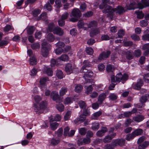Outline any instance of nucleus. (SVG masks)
Returning <instances> with one entry per match:
<instances>
[{
    "mask_svg": "<svg viewBox=\"0 0 149 149\" xmlns=\"http://www.w3.org/2000/svg\"><path fill=\"white\" fill-rule=\"evenodd\" d=\"M100 127L99 124L98 123L94 122L92 123L91 128L93 130H98Z\"/></svg>",
    "mask_w": 149,
    "mask_h": 149,
    "instance_id": "obj_38",
    "label": "nucleus"
},
{
    "mask_svg": "<svg viewBox=\"0 0 149 149\" xmlns=\"http://www.w3.org/2000/svg\"><path fill=\"white\" fill-rule=\"evenodd\" d=\"M56 76L58 79H61L63 77V74L61 71L58 70L57 71Z\"/></svg>",
    "mask_w": 149,
    "mask_h": 149,
    "instance_id": "obj_47",
    "label": "nucleus"
},
{
    "mask_svg": "<svg viewBox=\"0 0 149 149\" xmlns=\"http://www.w3.org/2000/svg\"><path fill=\"white\" fill-rule=\"evenodd\" d=\"M47 105L46 102L45 101H43L38 106L36 104L34 105V110L36 113L39 114L42 112L40 110L45 109L47 107Z\"/></svg>",
    "mask_w": 149,
    "mask_h": 149,
    "instance_id": "obj_3",
    "label": "nucleus"
},
{
    "mask_svg": "<svg viewBox=\"0 0 149 149\" xmlns=\"http://www.w3.org/2000/svg\"><path fill=\"white\" fill-rule=\"evenodd\" d=\"M48 49H44V48L41 49V52L42 55L44 57H47L49 54Z\"/></svg>",
    "mask_w": 149,
    "mask_h": 149,
    "instance_id": "obj_49",
    "label": "nucleus"
},
{
    "mask_svg": "<svg viewBox=\"0 0 149 149\" xmlns=\"http://www.w3.org/2000/svg\"><path fill=\"white\" fill-rule=\"evenodd\" d=\"M55 45L57 47L62 48L65 45L63 42L59 41Z\"/></svg>",
    "mask_w": 149,
    "mask_h": 149,
    "instance_id": "obj_54",
    "label": "nucleus"
},
{
    "mask_svg": "<svg viewBox=\"0 0 149 149\" xmlns=\"http://www.w3.org/2000/svg\"><path fill=\"white\" fill-rule=\"evenodd\" d=\"M47 39L48 41L52 42L54 40L55 38L53 35L52 33H49L47 36Z\"/></svg>",
    "mask_w": 149,
    "mask_h": 149,
    "instance_id": "obj_31",
    "label": "nucleus"
},
{
    "mask_svg": "<svg viewBox=\"0 0 149 149\" xmlns=\"http://www.w3.org/2000/svg\"><path fill=\"white\" fill-rule=\"evenodd\" d=\"M67 91V89L65 87H62L59 91V94L61 96H62L65 94Z\"/></svg>",
    "mask_w": 149,
    "mask_h": 149,
    "instance_id": "obj_37",
    "label": "nucleus"
},
{
    "mask_svg": "<svg viewBox=\"0 0 149 149\" xmlns=\"http://www.w3.org/2000/svg\"><path fill=\"white\" fill-rule=\"evenodd\" d=\"M86 53L88 55H92L93 53V50L91 47H88L86 48Z\"/></svg>",
    "mask_w": 149,
    "mask_h": 149,
    "instance_id": "obj_42",
    "label": "nucleus"
},
{
    "mask_svg": "<svg viewBox=\"0 0 149 149\" xmlns=\"http://www.w3.org/2000/svg\"><path fill=\"white\" fill-rule=\"evenodd\" d=\"M125 140L123 139H116L113 141V145L115 146H123L125 143Z\"/></svg>",
    "mask_w": 149,
    "mask_h": 149,
    "instance_id": "obj_11",
    "label": "nucleus"
},
{
    "mask_svg": "<svg viewBox=\"0 0 149 149\" xmlns=\"http://www.w3.org/2000/svg\"><path fill=\"white\" fill-rule=\"evenodd\" d=\"M71 114V111H68L64 116V120H68L70 118Z\"/></svg>",
    "mask_w": 149,
    "mask_h": 149,
    "instance_id": "obj_44",
    "label": "nucleus"
},
{
    "mask_svg": "<svg viewBox=\"0 0 149 149\" xmlns=\"http://www.w3.org/2000/svg\"><path fill=\"white\" fill-rule=\"evenodd\" d=\"M61 1V0H56L55 1V6L57 8H60L62 6Z\"/></svg>",
    "mask_w": 149,
    "mask_h": 149,
    "instance_id": "obj_53",
    "label": "nucleus"
},
{
    "mask_svg": "<svg viewBox=\"0 0 149 149\" xmlns=\"http://www.w3.org/2000/svg\"><path fill=\"white\" fill-rule=\"evenodd\" d=\"M31 48L33 49H39L40 47V45L38 43H34L31 45Z\"/></svg>",
    "mask_w": 149,
    "mask_h": 149,
    "instance_id": "obj_43",
    "label": "nucleus"
},
{
    "mask_svg": "<svg viewBox=\"0 0 149 149\" xmlns=\"http://www.w3.org/2000/svg\"><path fill=\"white\" fill-rule=\"evenodd\" d=\"M149 144V142L147 141H146L144 142L142 144H140L139 145V147H142V148H146L148 146Z\"/></svg>",
    "mask_w": 149,
    "mask_h": 149,
    "instance_id": "obj_58",
    "label": "nucleus"
},
{
    "mask_svg": "<svg viewBox=\"0 0 149 149\" xmlns=\"http://www.w3.org/2000/svg\"><path fill=\"white\" fill-rule=\"evenodd\" d=\"M132 133H133L135 137H136L141 135L143 133V130L141 129H137L132 132Z\"/></svg>",
    "mask_w": 149,
    "mask_h": 149,
    "instance_id": "obj_26",
    "label": "nucleus"
},
{
    "mask_svg": "<svg viewBox=\"0 0 149 149\" xmlns=\"http://www.w3.org/2000/svg\"><path fill=\"white\" fill-rule=\"evenodd\" d=\"M40 19L44 20H46L47 18V14L46 13L41 14L40 16Z\"/></svg>",
    "mask_w": 149,
    "mask_h": 149,
    "instance_id": "obj_57",
    "label": "nucleus"
},
{
    "mask_svg": "<svg viewBox=\"0 0 149 149\" xmlns=\"http://www.w3.org/2000/svg\"><path fill=\"white\" fill-rule=\"evenodd\" d=\"M52 5L48 2L44 5V8L46 9L48 11H51L52 9Z\"/></svg>",
    "mask_w": 149,
    "mask_h": 149,
    "instance_id": "obj_35",
    "label": "nucleus"
},
{
    "mask_svg": "<svg viewBox=\"0 0 149 149\" xmlns=\"http://www.w3.org/2000/svg\"><path fill=\"white\" fill-rule=\"evenodd\" d=\"M80 107L82 109H85L86 107V104L85 102L82 100H80L78 102Z\"/></svg>",
    "mask_w": 149,
    "mask_h": 149,
    "instance_id": "obj_32",
    "label": "nucleus"
},
{
    "mask_svg": "<svg viewBox=\"0 0 149 149\" xmlns=\"http://www.w3.org/2000/svg\"><path fill=\"white\" fill-rule=\"evenodd\" d=\"M60 141V140L59 139L57 138H53L51 139V143L52 145L55 146L57 145Z\"/></svg>",
    "mask_w": 149,
    "mask_h": 149,
    "instance_id": "obj_34",
    "label": "nucleus"
},
{
    "mask_svg": "<svg viewBox=\"0 0 149 149\" xmlns=\"http://www.w3.org/2000/svg\"><path fill=\"white\" fill-rule=\"evenodd\" d=\"M56 107L57 109L60 112H62L64 110V105L62 104H59L56 105Z\"/></svg>",
    "mask_w": 149,
    "mask_h": 149,
    "instance_id": "obj_45",
    "label": "nucleus"
},
{
    "mask_svg": "<svg viewBox=\"0 0 149 149\" xmlns=\"http://www.w3.org/2000/svg\"><path fill=\"white\" fill-rule=\"evenodd\" d=\"M106 98V95L105 93H103L100 94L98 98V102L100 104H102L103 101Z\"/></svg>",
    "mask_w": 149,
    "mask_h": 149,
    "instance_id": "obj_22",
    "label": "nucleus"
},
{
    "mask_svg": "<svg viewBox=\"0 0 149 149\" xmlns=\"http://www.w3.org/2000/svg\"><path fill=\"white\" fill-rule=\"evenodd\" d=\"M143 84V82L142 79H139L137 83L134 85H132L133 88L137 90H139L141 88V86Z\"/></svg>",
    "mask_w": 149,
    "mask_h": 149,
    "instance_id": "obj_16",
    "label": "nucleus"
},
{
    "mask_svg": "<svg viewBox=\"0 0 149 149\" xmlns=\"http://www.w3.org/2000/svg\"><path fill=\"white\" fill-rule=\"evenodd\" d=\"M109 98L110 100L114 101L117 99V97L116 94L114 93H112L110 94Z\"/></svg>",
    "mask_w": 149,
    "mask_h": 149,
    "instance_id": "obj_50",
    "label": "nucleus"
},
{
    "mask_svg": "<svg viewBox=\"0 0 149 149\" xmlns=\"http://www.w3.org/2000/svg\"><path fill=\"white\" fill-rule=\"evenodd\" d=\"M81 72L85 73L83 76L85 81L84 84H87L88 83V84H89L91 83L92 85H94V81L90 79V78H91L93 75V73L92 72L89 70H82Z\"/></svg>",
    "mask_w": 149,
    "mask_h": 149,
    "instance_id": "obj_1",
    "label": "nucleus"
},
{
    "mask_svg": "<svg viewBox=\"0 0 149 149\" xmlns=\"http://www.w3.org/2000/svg\"><path fill=\"white\" fill-rule=\"evenodd\" d=\"M100 33V31L98 28H96L91 31L90 33V36L91 37H93L94 36Z\"/></svg>",
    "mask_w": 149,
    "mask_h": 149,
    "instance_id": "obj_24",
    "label": "nucleus"
},
{
    "mask_svg": "<svg viewBox=\"0 0 149 149\" xmlns=\"http://www.w3.org/2000/svg\"><path fill=\"white\" fill-rule=\"evenodd\" d=\"M5 40H3L0 41V47L7 45L9 42V40L8 37L5 38Z\"/></svg>",
    "mask_w": 149,
    "mask_h": 149,
    "instance_id": "obj_29",
    "label": "nucleus"
},
{
    "mask_svg": "<svg viewBox=\"0 0 149 149\" xmlns=\"http://www.w3.org/2000/svg\"><path fill=\"white\" fill-rule=\"evenodd\" d=\"M53 33L54 34H57L61 36L63 35L64 31L61 28L57 26L55 28Z\"/></svg>",
    "mask_w": 149,
    "mask_h": 149,
    "instance_id": "obj_15",
    "label": "nucleus"
},
{
    "mask_svg": "<svg viewBox=\"0 0 149 149\" xmlns=\"http://www.w3.org/2000/svg\"><path fill=\"white\" fill-rule=\"evenodd\" d=\"M149 6V0H142V3H139L138 4V8L142 9L145 7Z\"/></svg>",
    "mask_w": 149,
    "mask_h": 149,
    "instance_id": "obj_10",
    "label": "nucleus"
},
{
    "mask_svg": "<svg viewBox=\"0 0 149 149\" xmlns=\"http://www.w3.org/2000/svg\"><path fill=\"white\" fill-rule=\"evenodd\" d=\"M83 63L84 65L83 66L81 71L82 70H88L87 69L88 67H91L92 66L88 60H85Z\"/></svg>",
    "mask_w": 149,
    "mask_h": 149,
    "instance_id": "obj_17",
    "label": "nucleus"
},
{
    "mask_svg": "<svg viewBox=\"0 0 149 149\" xmlns=\"http://www.w3.org/2000/svg\"><path fill=\"white\" fill-rule=\"evenodd\" d=\"M132 38L135 41H139L140 38L138 36L135 34H133L131 36Z\"/></svg>",
    "mask_w": 149,
    "mask_h": 149,
    "instance_id": "obj_63",
    "label": "nucleus"
},
{
    "mask_svg": "<svg viewBox=\"0 0 149 149\" xmlns=\"http://www.w3.org/2000/svg\"><path fill=\"white\" fill-rule=\"evenodd\" d=\"M44 72L49 76H52L53 74V72L52 69L49 68L45 67L44 68Z\"/></svg>",
    "mask_w": 149,
    "mask_h": 149,
    "instance_id": "obj_23",
    "label": "nucleus"
},
{
    "mask_svg": "<svg viewBox=\"0 0 149 149\" xmlns=\"http://www.w3.org/2000/svg\"><path fill=\"white\" fill-rule=\"evenodd\" d=\"M78 130L79 133L82 135H84L86 133V129L85 128H79Z\"/></svg>",
    "mask_w": 149,
    "mask_h": 149,
    "instance_id": "obj_46",
    "label": "nucleus"
},
{
    "mask_svg": "<svg viewBox=\"0 0 149 149\" xmlns=\"http://www.w3.org/2000/svg\"><path fill=\"white\" fill-rule=\"evenodd\" d=\"M35 30V28L33 26H31L28 27L27 28V34L29 35L32 34Z\"/></svg>",
    "mask_w": 149,
    "mask_h": 149,
    "instance_id": "obj_27",
    "label": "nucleus"
},
{
    "mask_svg": "<svg viewBox=\"0 0 149 149\" xmlns=\"http://www.w3.org/2000/svg\"><path fill=\"white\" fill-rule=\"evenodd\" d=\"M56 27H55L54 23H51L48 26L47 31L50 32H52L53 33L54 29Z\"/></svg>",
    "mask_w": 149,
    "mask_h": 149,
    "instance_id": "obj_39",
    "label": "nucleus"
},
{
    "mask_svg": "<svg viewBox=\"0 0 149 149\" xmlns=\"http://www.w3.org/2000/svg\"><path fill=\"white\" fill-rule=\"evenodd\" d=\"M75 69L74 66L72 65L70 63H68L65 67V71L68 74H70L73 72Z\"/></svg>",
    "mask_w": 149,
    "mask_h": 149,
    "instance_id": "obj_8",
    "label": "nucleus"
},
{
    "mask_svg": "<svg viewBox=\"0 0 149 149\" xmlns=\"http://www.w3.org/2000/svg\"><path fill=\"white\" fill-rule=\"evenodd\" d=\"M135 13L137 15V17L139 19H141L144 16V14L142 13L141 11L139 12L137 11H135Z\"/></svg>",
    "mask_w": 149,
    "mask_h": 149,
    "instance_id": "obj_52",
    "label": "nucleus"
},
{
    "mask_svg": "<svg viewBox=\"0 0 149 149\" xmlns=\"http://www.w3.org/2000/svg\"><path fill=\"white\" fill-rule=\"evenodd\" d=\"M143 79L147 83L149 82V73L145 74L143 76Z\"/></svg>",
    "mask_w": 149,
    "mask_h": 149,
    "instance_id": "obj_64",
    "label": "nucleus"
},
{
    "mask_svg": "<svg viewBox=\"0 0 149 149\" xmlns=\"http://www.w3.org/2000/svg\"><path fill=\"white\" fill-rule=\"evenodd\" d=\"M81 14L80 11L79 9L77 8H74L72 11L71 17H72L70 19V20L73 22H75L77 21L78 19L81 16Z\"/></svg>",
    "mask_w": 149,
    "mask_h": 149,
    "instance_id": "obj_2",
    "label": "nucleus"
},
{
    "mask_svg": "<svg viewBox=\"0 0 149 149\" xmlns=\"http://www.w3.org/2000/svg\"><path fill=\"white\" fill-rule=\"evenodd\" d=\"M141 54V50L139 49L135 50L134 52V55L136 57L140 56Z\"/></svg>",
    "mask_w": 149,
    "mask_h": 149,
    "instance_id": "obj_59",
    "label": "nucleus"
},
{
    "mask_svg": "<svg viewBox=\"0 0 149 149\" xmlns=\"http://www.w3.org/2000/svg\"><path fill=\"white\" fill-rule=\"evenodd\" d=\"M109 0H102V3H101L99 6L100 8L103 9L105 6V4L107 3L110 4V3L109 2Z\"/></svg>",
    "mask_w": 149,
    "mask_h": 149,
    "instance_id": "obj_48",
    "label": "nucleus"
},
{
    "mask_svg": "<svg viewBox=\"0 0 149 149\" xmlns=\"http://www.w3.org/2000/svg\"><path fill=\"white\" fill-rule=\"evenodd\" d=\"M73 99L71 97H67L64 100V104H68L72 102Z\"/></svg>",
    "mask_w": 149,
    "mask_h": 149,
    "instance_id": "obj_40",
    "label": "nucleus"
},
{
    "mask_svg": "<svg viewBox=\"0 0 149 149\" xmlns=\"http://www.w3.org/2000/svg\"><path fill=\"white\" fill-rule=\"evenodd\" d=\"M63 50L62 48H58L55 50V53L57 55H60L63 52Z\"/></svg>",
    "mask_w": 149,
    "mask_h": 149,
    "instance_id": "obj_62",
    "label": "nucleus"
},
{
    "mask_svg": "<svg viewBox=\"0 0 149 149\" xmlns=\"http://www.w3.org/2000/svg\"><path fill=\"white\" fill-rule=\"evenodd\" d=\"M112 139L110 135H107L105 136L103 139V141L105 143L110 142Z\"/></svg>",
    "mask_w": 149,
    "mask_h": 149,
    "instance_id": "obj_61",
    "label": "nucleus"
},
{
    "mask_svg": "<svg viewBox=\"0 0 149 149\" xmlns=\"http://www.w3.org/2000/svg\"><path fill=\"white\" fill-rule=\"evenodd\" d=\"M144 119V116L142 115H139L133 117V120L135 122H139Z\"/></svg>",
    "mask_w": 149,
    "mask_h": 149,
    "instance_id": "obj_19",
    "label": "nucleus"
},
{
    "mask_svg": "<svg viewBox=\"0 0 149 149\" xmlns=\"http://www.w3.org/2000/svg\"><path fill=\"white\" fill-rule=\"evenodd\" d=\"M86 24V23H84L83 21L82 20H80L77 23V26L79 28H82L85 30L84 25Z\"/></svg>",
    "mask_w": 149,
    "mask_h": 149,
    "instance_id": "obj_30",
    "label": "nucleus"
},
{
    "mask_svg": "<svg viewBox=\"0 0 149 149\" xmlns=\"http://www.w3.org/2000/svg\"><path fill=\"white\" fill-rule=\"evenodd\" d=\"M106 4L103 8H104V9L103 10V12L104 13H109V16H110L112 15L113 13L114 12L115 10H114V8H113L110 6H105Z\"/></svg>",
    "mask_w": 149,
    "mask_h": 149,
    "instance_id": "obj_6",
    "label": "nucleus"
},
{
    "mask_svg": "<svg viewBox=\"0 0 149 149\" xmlns=\"http://www.w3.org/2000/svg\"><path fill=\"white\" fill-rule=\"evenodd\" d=\"M12 26L10 25H7L4 28L3 30L5 32H8L12 30L13 29Z\"/></svg>",
    "mask_w": 149,
    "mask_h": 149,
    "instance_id": "obj_60",
    "label": "nucleus"
},
{
    "mask_svg": "<svg viewBox=\"0 0 149 149\" xmlns=\"http://www.w3.org/2000/svg\"><path fill=\"white\" fill-rule=\"evenodd\" d=\"M135 137L133 133L132 132L131 134H128L126 135V139L127 140L129 141L133 139Z\"/></svg>",
    "mask_w": 149,
    "mask_h": 149,
    "instance_id": "obj_51",
    "label": "nucleus"
},
{
    "mask_svg": "<svg viewBox=\"0 0 149 149\" xmlns=\"http://www.w3.org/2000/svg\"><path fill=\"white\" fill-rule=\"evenodd\" d=\"M111 54V52L109 51H107V52H103L98 57V59L100 60L104 59L109 57Z\"/></svg>",
    "mask_w": 149,
    "mask_h": 149,
    "instance_id": "obj_12",
    "label": "nucleus"
},
{
    "mask_svg": "<svg viewBox=\"0 0 149 149\" xmlns=\"http://www.w3.org/2000/svg\"><path fill=\"white\" fill-rule=\"evenodd\" d=\"M68 56L66 54H63L58 58L59 59L64 61H68Z\"/></svg>",
    "mask_w": 149,
    "mask_h": 149,
    "instance_id": "obj_41",
    "label": "nucleus"
},
{
    "mask_svg": "<svg viewBox=\"0 0 149 149\" xmlns=\"http://www.w3.org/2000/svg\"><path fill=\"white\" fill-rule=\"evenodd\" d=\"M51 46L49 44L47 43L45 41H43L41 45V49L49 50Z\"/></svg>",
    "mask_w": 149,
    "mask_h": 149,
    "instance_id": "obj_20",
    "label": "nucleus"
},
{
    "mask_svg": "<svg viewBox=\"0 0 149 149\" xmlns=\"http://www.w3.org/2000/svg\"><path fill=\"white\" fill-rule=\"evenodd\" d=\"M114 70V68L111 65L109 64L107 66V70L108 72H111L113 71Z\"/></svg>",
    "mask_w": 149,
    "mask_h": 149,
    "instance_id": "obj_55",
    "label": "nucleus"
},
{
    "mask_svg": "<svg viewBox=\"0 0 149 149\" xmlns=\"http://www.w3.org/2000/svg\"><path fill=\"white\" fill-rule=\"evenodd\" d=\"M83 89V86L80 84L75 85L74 87V91L77 93H79L81 92Z\"/></svg>",
    "mask_w": 149,
    "mask_h": 149,
    "instance_id": "obj_21",
    "label": "nucleus"
},
{
    "mask_svg": "<svg viewBox=\"0 0 149 149\" xmlns=\"http://www.w3.org/2000/svg\"><path fill=\"white\" fill-rule=\"evenodd\" d=\"M49 79L48 77H42L40 79L39 83L40 86V88L42 90H43V88H46V83L47 81H49Z\"/></svg>",
    "mask_w": 149,
    "mask_h": 149,
    "instance_id": "obj_5",
    "label": "nucleus"
},
{
    "mask_svg": "<svg viewBox=\"0 0 149 149\" xmlns=\"http://www.w3.org/2000/svg\"><path fill=\"white\" fill-rule=\"evenodd\" d=\"M51 97L53 100L56 102H60L61 101L58 93L56 91H52L51 93Z\"/></svg>",
    "mask_w": 149,
    "mask_h": 149,
    "instance_id": "obj_7",
    "label": "nucleus"
},
{
    "mask_svg": "<svg viewBox=\"0 0 149 149\" xmlns=\"http://www.w3.org/2000/svg\"><path fill=\"white\" fill-rule=\"evenodd\" d=\"M29 63L30 65H33L36 64L37 63V59L35 56H31L29 59Z\"/></svg>",
    "mask_w": 149,
    "mask_h": 149,
    "instance_id": "obj_25",
    "label": "nucleus"
},
{
    "mask_svg": "<svg viewBox=\"0 0 149 149\" xmlns=\"http://www.w3.org/2000/svg\"><path fill=\"white\" fill-rule=\"evenodd\" d=\"M102 113L101 111H99L94 113L92 116L91 118L92 119L96 120L97 118L100 116Z\"/></svg>",
    "mask_w": 149,
    "mask_h": 149,
    "instance_id": "obj_28",
    "label": "nucleus"
},
{
    "mask_svg": "<svg viewBox=\"0 0 149 149\" xmlns=\"http://www.w3.org/2000/svg\"><path fill=\"white\" fill-rule=\"evenodd\" d=\"M140 23L141 26L142 27L146 26L148 24L147 21L145 19L141 20L140 22Z\"/></svg>",
    "mask_w": 149,
    "mask_h": 149,
    "instance_id": "obj_56",
    "label": "nucleus"
},
{
    "mask_svg": "<svg viewBox=\"0 0 149 149\" xmlns=\"http://www.w3.org/2000/svg\"><path fill=\"white\" fill-rule=\"evenodd\" d=\"M128 77V75L126 74L122 75L121 73H118L116 76V81L118 82H120L121 81H122V82L125 81L127 79Z\"/></svg>",
    "mask_w": 149,
    "mask_h": 149,
    "instance_id": "obj_4",
    "label": "nucleus"
},
{
    "mask_svg": "<svg viewBox=\"0 0 149 149\" xmlns=\"http://www.w3.org/2000/svg\"><path fill=\"white\" fill-rule=\"evenodd\" d=\"M97 23L96 21H92L89 23H86V24L84 25L85 30H87L89 28H93L97 26Z\"/></svg>",
    "mask_w": 149,
    "mask_h": 149,
    "instance_id": "obj_9",
    "label": "nucleus"
},
{
    "mask_svg": "<svg viewBox=\"0 0 149 149\" xmlns=\"http://www.w3.org/2000/svg\"><path fill=\"white\" fill-rule=\"evenodd\" d=\"M84 84L85 86L84 87L86 88V90L85 91V93L88 94L91 93L93 90V88L92 86L93 85L91 84V83L89 84H88V83Z\"/></svg>",
    "mask_w": 149,
    "mask_h": 149,
    "instance_id": "obj_14",
    "label": "nucleus"
},
{
    "mask_svg": "<svg viewBox=\"0 0 149 149\" xmlns=\"http://www.w3.org/2000/svg\"><path fill=\"white\" fill-rule=\"evenodd\" d=\"M108 131L107 128L105 127H103L101 129L97 131L96 133L97 136L102 137L104 135V134Z\"/></svg>",
    "mask_w": 149,
    "mask_h": 149,
    "instance_id": "obj_13",
    "label": "nucleus"
},
{
    "mask_svg": "<svg viewBox=\"0 0 149 149\" xmlns=\"http://www.w3.org/2000/svg\"><path fill=\"white\" fill-rule=\"evenodd\" d=\"M115 10L114 12H116V14L118 13L119 14H121L125 12V10L123 7L118 6L116 8L114 9Z\"/></svg>",
    "mask_w": 149,
    "mask_h": 149,
    "instance_id": "obj_18",
    "label": "nucleus"
},
{
    "mask_svg": "<svg viewBox=\"0 0 149 149\" xmlns=\"http://www.w3.org/2000/svg\"><path fill=\"white\" fill-rule=\"evenodd\" d=\"M50 126L51 129L54 131L58 127V124L56 122L52 123H51Z\"/></svg>",
    "mask_w": 149,
    "mask_h": 149,
    "instance_id": "obj_36",
    "label": "nucleus"
},
{
    "mask_svg": "<svg viewBox=\"0 0 149 149\" xmlns=\"http://www.w3.org/2000/svg\"><path fill=\"white\" fill-rule=\"evenodd\" d=\"M126 58L128 60H131L133 58V53L129 51H127L125 52Z\"/></svg>",
    "mask_w": 149,
    "mask_h": 149,
    "instance_id": "obj_33",
    "label": "nucleus"
}]
</instances>
